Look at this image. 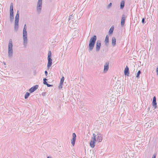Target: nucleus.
Wrapping results in <instances>:
<instances>
[{
    "label": "nucleus",
    "mask_w": 158,
    "mask_h": 158,
    "mask_svg": "<svg viewBox=\"0 0 158 158\" xmlns=\"http://www.w3.org/2000/svg\"><path fill=\"white\" fill-rule=\"evenodd\" d=\"M96 40L97 36L95 35L91 38L89 42L88 49L89 51V52H90L93 50Z\"/></svg>",
    "instance_id": "1"
},
{
    "label": "nucleus",
    "mask_w": 158,
    "mask_h": 158,
    "mask_svg": "<svg viewBox=\"0 0 158 158\" xmlns=\"http://www.w3.org/2000/svg\"><path fill=\"white\" fill-rule=\"evenodd\" d=\"M23 45L26 46L27 43V33L26 24H25L24 26L23 33Z\"/></svg>",
    "instance_id": "2"
},
{
    "label": "nucleus",
    "mask_w": 158,
    "mask_h": 158,
    "mask_svg": "<svg viewBox=\"0 0 158 158\" xmlns=\"http://www.w3.org/2000/svg\"><path fill=\"white\" fill-rule=\"evenodd\" d=\"M42 6V0H38L36 6V12L40 14L41 11Z\"/></svg>",
    "instance_id": "3"
},
{
    "label": "nucleus",
    "mask_w": 158,
    "mask_h": 158,
    "mask_svg": "<svg viewBox=\"0 0 158 158\" xmlns=\"http://www.w3.org/2000/svg\"><path fill=\"white\" fill-rule=\"evenodd\" d=\"M10 22H12L13 21L14 19L13 6L12 3H11L10 4Z\"/></svg>",
    "instance_id": "4"
},
{
    "label": "nucleus",
    "mask_w": 158,
    "mask_h": 158,
    "mask_svg": "<svg viewBox=\"0 0 158 158\" xmlns=\"http://www.w3.org/2000/svg\"><path fill=\"white\" fill-rule=\"evenodd\" d=\"M52 56V53L51 51H49L48 53V63L47 64V67L48 68L50 67L52 65V60L51 58Z\"/></svg>",
    "instance_id": "5"
},
{
    "label": "nucleus",
    "mask_w": 158,
    "mask_h": 158,
    "mask_svg": "<svg viewBox=\"0 0 158 158\" xmlns=\"http://www.w3.org/2000/svg\"><path fill=\"white\" fill-rule=\"evenodd\" d=\"M96 135L94 133L93 134V137L92 138L93 140H91L90 143V146L92 148H94L95 146V142L96 141Z\"/></svg>",
    "instance_id": "6"
},
{
    "label": "nucleus",
    "mask_w": 158,
    "mask_h": 158,
    "mask_svg": "<svg viewBox=\"0 0 158 158\" xmlns=\"http://www.w3.org/2000/svg\"><path fill=\"white\" fill-rule=\"evenodd\" d=\"M101 46V41L100 40H98L97 41L96 43V51L98 52L100 49Z\"/></svg>",
    "instance_id": "7"
},
{
    "label": "nucleus",
    "mask_w": 158,
    "mask_h": 158,
    "mask_svg": "<svg viewBox=\"0 0 158 158\" xmlns=\"http://www.w3.org/2000/svg\"><path fill=\"white\" fill-rule=\"evenodd\" d=\"M72 136L73 137V138L71 139V143L73 145V146L75 144V141L76 140V134L75 133H73L72 134Z\"/></svg>",
    "instance_id": "8"
},
{
    "label": "nucleus",
    "mask_w": 158,
    "mask_h": 158,
    "mask_svg": "<svg viewBox=\"0 0 158 158\" xmlns=\"http://www.w3.org/2000/svg\"><path fill=\"white\" fill-rule=\"evenodd\" d=\"M39 85H36L33 87H31L29 90V92L31 93H32L36 90L38 88Z\"/></svg>",
    "instance_id": "9"
},
{
    "label": "nucleus",
    "mask_w": 158,
    "mask_h": 158,
    "mask_svg": "<svg viewBox=\"0 0 158 158\" xmlns=\"http://www.w3.org/2000/svg\"><path fill=\"white\" fill-rule=\"evenodd\" d=\"M109 63L108 62H107L105 63L104 65V72L106 73L108 70L109 68Z\"/></svg>",
    "instance_id": "10"
},
{
    "label": "nucleus",
    "mask_w": 158,
    "mask_h": 158,
    "mask_svg": "<svg viewBox=\"0 0 158 158\" xmlns=\"http://www.w3.org/2000/svg\"><path fill=\"white\" fill-rule=\"evenodd\" d=\"M125 19V16L123 15L121 18V25L122 27H123L124 24V22Z\"/></svg>",
    "instance_id": "11"
},
{
    "label": "nucleus",
    "mask_w": 158,
    "mask_h": 158,
    "mask_svg": "<svg viewBox=\"0 0 158 158\" xmlns=\"http://www.w3.org/2000/svg\"><path fill=\"white\" fill-rule=\"evenodd\" d=\"M12 47V42L11 39H10L9 41L8 50H13Z\"/></svg>",
    "instance_id": "12"
},
{
    "label": "nucleus",
    "mask_w": 158,
    "mask_h": 158,
    "mask_svg": "<svg viewBox=\"0 0 158 158\" xmlns=\"http://www.w3.org/2000/svg\"><path fill=\"white\" fill-rule=\"evenodd\" d=\"M157 103L156 102V97L154 96L153 97L152 101V105L154 107L155 109L156 107Z\"/></svg>",
    "instance_id": "13"
},
{
    "label": "nucleus",
    "mask_w": 158,
    "mask_h": 158,
    "mask_svg": "<svg viewBox=\"0 0 158 158\" xmlns=\"http://www.w3.org/2000/svg\"><path fill=\"white\" fill-rule=\"evenodd\" d=\"M97 135H98L97 137L96 140L98 141L99 142H101L102 139V135L100 134H98Z\"/></svg>",
    "instance_id": "14"
},
{
    "label": "nucleus",
    "mask_w": 158,
    "mask_h": 158,
    "mask_svg": "<svg viewBox=\"0 0 158 158\" xmlns=\"http://www.w3.org/2000/svg\"><path fill=\"white\" fill-rule=\"evenodd\" d=\"M109 42V36L107 35L105 38V39L104 41V43L105 45H108Z\"/></svg>",
    "instance_id": "15"
},
{
    "label": "nucleus",
    "mask_w": 158,
    "mask_h": 158,
    "mask_svg": "<svg viewBox=\"0 0 158 158\" xmlns=\"http://www.w3.org/2000/svg\"><path fill=\"white\" fill-rule=\"evenodd\" d=\"M111 42L112 45L113 47H114L116 44V39L115 37H113L112 38Z\"/></svg>",
    "instance_id": "16"
},
{
    "label": "nucleus",
    "mask_w": 158,
    "mask_h": 158,
    "mask_svg": "<svg viewBox=\"0 0 158 158\" xmlns=\"http://www.w3.org/2000/svg\"><path fill=\"white\" fill-rule=\"evenodd\" d=\"M129 68L127 67V66H126L125 67V68L124 71V73L125 75H128V74H129Z\"/></svg>",
    "instance_id": "17"
},
{
    "label": "nucleus",
    "mask_w": 158,
    "mask_h": 158,
    "mask_svg": "<svg viewBox=\"0 0 158 158\" xmlns=\"http://www.w3.org/2000/svg\"><path fill=\"white\" fill-rule=\"evenodd\" d=\"M13 50H8V56L9 58H11L13 56Z\"/></svg>",
    "instance_id": "18"
},
{
    "label": "nucleus",
    "mask_w": 158,
    "mask_h": 158,
    "mask_svg": "<svg viewBox=\"0 0 158 158\" xmlns=\"http://www.w3.org/2000/svg\"><path fill=\"white\" fill-rule=\"evenodd\" d=\"M124 1H122L120 3V8L123 9L124 7Z\"/></svg>",
    "instance_id": "19"
},
{
    "label": "nucleus",
    "mask_w": 158,
    "mask_h": 158,
    "mask_svg": "<svg viewBox=\"0 0 158 158\" xmlns=\"http://www.w3.org/2000/svg\"><path fill=\"white\" fill-rule=\"evenodd\" d=\"M19 28V24H15L14 29L17 31Z\"/></svg>",
    "instance_id": "20"
},
{
    "label": "nucleus",
    "mask_w": 158,
    "mask_h": 158,
    "mask_svg": "<svg viewBox=\"0 0 158 158\" xmlns=\"http://www.w3.org/2000/svg\"><path fill=\"white\" fill-rule=\"evenodd\" d=\"M114 27H111L110 28V29L109 30V34H112L113 33V31H114Z\"/></svg>",
    "instance_id": "21"
},
{
    "label": "nucleus",
    "mask_w": 158,
    "mask_h": 158,
    "mask_svg": "<svg viewBox=\"0 0 158 158\" xmlns=\"http://www.w3.org/2000/svg\"><path fill=\"white\" fill-rule=\"evenodd\" d=\"M30 95V93L28 92H27L25 94L24 98L25 99L27 98Z\"/></svg>",
    "instance_id": "22"
},
{
    "label": "nucleus",
    "mask_w": 158,
    "mask_h": 158,
    "mask_svg": "<svg viewBox=\"0 0 158 158\" xmlns=\"http://www.w3.org/2000/svg\"><path fill=\"white\" fill-rule=\"evenodd\" d=\"M19 11L18 10L17 13L16 14V15L15 17V19H19Z\"/></svg>",
    "instance_id": "23"
},
{
    "label": "nucleus",
    "mask_w": 158,
    "mask_h": 158,
    "mask_svg": "<svg viewBox=\"0 0 158 158\" xmlns=\"http://www.w3.org/2000/svg\"><path fill=\"white\" fill-rule=\"evenodd\" d=\"M47 80L46 78H44L43 79V83L44 84L46 85L48 83L46 81Z\"/></svg>",
    "instance_id": "24"
},
{
    "label": "nucleus",
    "mask_w": 158,
    "mask_h": 158,
    "mask_svg": "<svg viewBox=\"0 0 158 158\" xmlns=\"http://www.w3.org/2000/svg\"><path fill=\"white\" fill-rule=\"evenodd\" d=\"M141 71L140 70L138 71V72L137 73L136 77H137L138 78H139V76L140 74H141Z\"/></svg>",
    "instance_id": "25"
},
{
    "label": "nucleus",
    "mask_w": 158,
    "mask_h": 158,
    "mask_svg": "<svg viewBox=\"0 0 158 158\" xmlns=\"http://www.w3.org/2000/svg\"><path fill=\"white\" fill-rule=\"evenodd\" d=\"M64 77H62L60 80V82L61 84H62V83H63V82L64 81Z\"/></svg>",
    "instance_id": "26"
},
{
    "label": "nucleus",
    "mask_w": 158,
    "mask_h": 158,
    "mask_svg": "<svg viewBox=\"0 0 158 158\" xmlns=\"http://www.w3.org/2000/svg\"><path fill=\"white\" fill-rule=\"evenodd\" d=\"M79 32V30H76L74 32V36H76V34H77Z\"/></svg>",
    "instance_id": "27"
},
{
    "label": "nucleus",
    "mask_w": 158,
    "mask_h": 158,
    "mask_svg": "<svg viewBox=\"0 0 158 158\" xmlns=\"http://www.w3.org/2000/svg\"><path fill=\"white\" fill-rule=\"evenodd\" d=\"M19 22V19H15V24H18Z\"/></svg>",
    "instance_id": "28"
},
{
    "label": "nucleus",
    "mask_w": 158,
    "mask_h": 158,
    "mask_svg": "<svg viewBox=\"0 0 158 158\" xmlns=\"http://www.w3.org/2000/svg\"><path fill=\"white\" fill-rule=\"evenodd\" d=\"M112 3H110L108 6H107V9H109L112 6Z\"/></svg>",
    "instance_id": "29"
},
{
    "label": "nucleus",
    "mask_w": 158,
    "mask_h": 158,
    "mask_svg": "<svg viewBox=\"0 0 158 158\" xmlns=\"http://www.w3.org/2000/svg\"><path fill=\"white\" fill-rule=\"evenodd\" d=\"M63 83H62V84H61L60 82V85H59V88H62V85Z\"/></svg>",
    "instance_id": "30"
},
{
    "label": "nucleus",
    "mask_w": 158,
    "mask_h": 158,
    "mask_svg": "<svg viewBox=\"0 0 158 158\" xmlns=\"http://www.w3.org/2000/svg\"><path fill=\"white\" fill-rule=\"evenodd\" d=\"M46 85H47V86L48 87H50V86H52L53 85H50V84H47Z\"/></svg>",
    "instance_id": "31"
},
{
    "label": "nucleus",
    "mask_w": 158,
    "mask_h": 158,
    "mask_svg": "<svg viewBox=\"0 0 158 158\" xmlns=\"http://www.w3.org/2000/svg\"><path fill=\"white\" fill-rule=\"evenodd\" d=\"M145 19L143 18L142 20V23H144Z\"/></svg>",
    "instance_id": "32"
},
{
    "label": "nucleus",
    "mask_w": 158,
    "mask_h": 158,
    "mask_svg": "<svg viewBox=\"0 0 158 158\" xmlns=\"http://www.w3.org/2000/svg\"><path fill=\"white\" fill-rule=\"evenodd\" d=\"M45 76H47V75H48V72L47 71H45Z\"/></svg>",
    "instance_id": "33"
},
{
    "label": "nucleus",
    "mask_w": 158,
    "mask_h": 158,
    "mask_svg": "<svg viewBox=\"0 0 158 158\" xmlns=\"http://www.w3.org/2000/svg\"><path fill=\"white\" fill-rule=\"evenodd\" d=\"M156 72L157 75L158 76V68H157L156 69Z\"/></svg>",
    "instance_id": "34"
},
{
    "label": "nucleus",
    "mask_w": 158,
    "mask_h": 158,
    "mask_svg": "<svg viewBox=\"0 0 158 158\" xmlns=\"http://www.w3.org/2000/svg\"><path fill=\"white\" fill-rule=\"evenodd\" d=\"M156 158V156L155 155H153V156L152 157V158Z\"/></svg>",
    "instance_id": "35"
},
{
    "label": "nucleus",
    "mask_w": 158,
    "mask_h": 158,
    "mask_svg": "<svg viewBox=\"0 0 158 158\" xmlns=\"http://www.w3.org/2000/svg\"><path fill=\"white\" fill-rule=\"evenodd\" d=\"M45 93H42V95L43 96H44L45 95Z\"/></svg>",
    "instance_id": "36"
},
{
    "label": "nucleus",
    "mask_w": 158,
    "mask_h": 158,
    "mask_svg": "<svg viewBox=\"0 0 158 158\" xmlns=\"http://www.w3.org/2000/svg\"><path fill=\"white\" fill-rule=\"evenodd\" d=\"M47 158H51L49 156H48Z\"/></svg>",
    "instance_id": "37"
},
{
    "label": "nucleus",
    "mask_w": 158,
    "mask_h": 158,
    "mask_svg": "<svg viewBox=\"0 0 158 158\" xmlns=\"http://www.w3.org/2000/svg\"><path fill=\"white\" fill-rule=\"evenodd\" d=\"M4 65H6V64L5 63H4Z\"/></svg>",
    "instance_id": "38"
},
{
    "label": "nucleus",
    "mask_w": 158,
    "mask_h": 158,
    "mask_svg": "<svg viewBox=\"0 0 158 158\" xmlns=\"http://www.w3.org/2000/svg\"><path fill=\"white\" fill-rule=\"evenodd\" d=\"M152 124H153V122H152Z\"/></svg>",
    "instance_id": "39"
}]
</instances>
